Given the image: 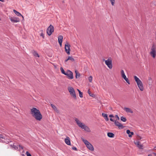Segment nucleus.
<instances>
[{"mask_svg":"<svg viewBox=\"0 0 156 156\" xmlns=\"http://www.w3.org/2000/svg\"><path fill=\"white\" fill-rule=\"evenodd\" d=\"M121 120L123 122H125L126 120V118L124 116H122L121 117Z\"/></svg>","mask_w":156,"mask_h":156,"instance_id":"obj_24","label":"nucleus"},{"mask_svg":"<svg viewBox=\"0 0 156 156\" xmlns=\"http://www.w3.org/2000/svg\"><path fill=\"white\" fill-rule=\"evenodd\" d=\"M134 144L137 146L138 145L140 144V142L139 141H136L134 142Z\"/></svg>","mask_w":156,"mask_h":156,"instance_id":"obj_31","label":"nucleus"},{"mask_svg":"<svg viewBox=\"0 0 156 156\" xmlns=\"http://www.w3.org/2000/svg\"><path fill=\"white\" fill-rule=\"evenodd\" d=\"M109 117H110V118H112L113 117V116L112 115H109Z\"/></svg>","mask_w":156,"mask_h":156,"instance_id":"obj_41","label":"nucleus"},{"mask_svg":"<svg viewBox=\"0 0 156 156\" xmlns=\"http://www.w3.org/2000/svg\"><path fill=\"white\" fill-rule=\"evenodd\" d=\"M40 36L42 37L43 38L44 37V35L43 32H41L40 34Z\"/></svg>","mask_w":156,"mask_h":156,"instance_id":"obj_36","label":"nucleus"},{"mask_svg":"<svg viewBox=\"0 0 156 156\" xmlns=\"http://www.w3.org/2000/svg\"><path fill=\"white\" fill-rule=\"evenodd\" d=\"M75 121L78 126L82 129H84L87 132H90V128L84 124L82 123L78 119L76 118Z\"/></svg>","mask_w":156,"mask_h":156,"instance_id":"obj_1","label":"nucleus"},{"mask_svg":"<svg viewBox=\"0 0 156 156\" xmlns=\"http://www.w3.org/2000/svg\"><path fill=\"white\" fill-rule=\"evenodd\" d=\"M13 12L15 13L17 16H21L23 18V16L19 12L16 11V10L14 9Z\"/></svg>","mask_w":156,"mask_h":156,"instance_id":"obj_20","label":"nucleus"},{"mask_svg":"<svg viewBox=\"0 0 156 156\" xmlns=\"http://www.w3.org/2000/svg\"><path fill=\"white\" fill-rule=\"evenodd\" d=\"M102 115L105 118L108 116L107 114H105L104 113H102Z\"/></svg>","mask_w":156,"mask_h":156,"instance_id":"obj_33","label":"nucleus"},{"mask_svg":"<svg viewBox=\"0 0 156 156\" xmlns=\"http://www.w3.org/2000/svg\"><path fill=\"white\" fill-rule=\"evenodd\" d=\"M65 143L68 145H69L71 144L70 139L69 137H67L65 139Z\"/></svg>","mask_w":156,"mask_h":156,"instance_id":"obj_16","label":"nucleus"},{"mask_svg":"<svg viewBox=\"0 0 156 156\" xmlns=\"http://www.w3.org/2000/svg\"><path fill=\"white\" fill-rule=\"evenodd\" d=\"M2 135L0 134V137H1V138H3V137H2V136H1Z\"/></svg>","mask_w":156,"mask_h":156,"instance_id":"obj_46","label":"nucleus"},{"mask_svg":"<svg viewBox=\"0 0 156 156\" xmlns=\"http://www.w3.org/2000/svg\"><path fill=\"white\" fill-rule=\"evenodd\" d=\"M70 46L69 43L66 42V44H65V48L66 52L69 55L70 54Z\"/></svg>","mask_w":156,"mask_h":156,"instance_id":"obj_8","label":"nucleus"},{"mask_svg":"<svg viewBox=\"0 0 156 156\" xmlns=\"http://www.w3.org/2000/svg\"><path fill=\"white\" fill-rule=\"evenodd\" d=\"M123 109L126 112L130 113H133V112L132 110L129 108L125 107Z\"/></svg>","mask_w":156,"mask_h":156,"instance_id":"obj_18","label":"nucleus"},{"mask_svg":"<svg viewBox=\"0 0 156 156\" xmlns=\"http://www.w3.org/2000/svg\"><path fill=\"white\" fill-rule=\"evenodd\" d=\"M39 111V110L36 108H33L31 109L30 113L32 116L34 117L36 115V114H37L38 112Z\"/></svg>","mask_w":156,"mask_h":156,"instance_id":"obj_10","label":"nucleus"},{"mask_svg":"<svg viewBox=\"0 0 156 156\" xmlns=\"http://www.w3.org/2000/svg\"><path fill=\"white\" fill-rule=\"evenodd\" d=\"M68 89L71 95L75 99H76V96L73 88L71 87H69Z\"/></svg>","mask_w":156,"mask_h":156,"instance_id":"obj_4","label":"nucleus"},{"mask_svg":"<svg viewBox=\"0 0 156 156\" xmlns=\"http://www.w3.org/2000/svg\"><path fill=\"white\" fill-rule=\"evenodd\" d=\"M115 117L118 120H119V116H118V115H115Z\"/></svg>","mask_w":156,"mask_h":156,"instance_id":"obj_37","label":"nucleus"},{"mask_svg":"<svg viewBox=\"0 0 156 156\" xmlns=\"http://www.w3.org/2000/svg\"><path fill=\"white\" fill-rule=\"evenodd\" d=\"M72 148L73 150H74L76 151L77 150L76 148L75 147H72Z\"/></svg>","mask_w":156,"mask_h":156,"instance_id":"obj_38","label":"nucleus"},{"mask_svg":"<svg viewBox=\"0 0 156 156\" xmlns=\"http://www.w3.org/2000/svg\"><path fill=\"white\" fill-rule=\"evenodd\" d=\"M126 133L128 134L129 137H131L132 135L133 134V133L132 132H131L130 131L129 129H128L126 130Z\"/></svg>","mask_w":156,"mask_h":156,"instance_id":"obj_19","label":"nucleus"},{"mask_svg":"<svg viewBox=\"0 0 156 156\" xmlns=\"http://www.w3.org/2000/svg\"><path fill=\"white\" fill-rule=\"evenodd\" d=\"M134 77L140 90L141 91H143L144 87L142 82L136 76H134Z\"/></svg>","mask_w":156,"mask_h":156,"instance_id":"obj_2","label":"nucleus"},{"mask_svg":"<svg viewBox=\"0 0 156 156\" xmlns=\"http://www.w3.org/2000/svg\"><path fill=\"white\" fill-rule=\"evenodd\" d=\"M153 154L154 155V156H156V153H153Z\"/></svg>","mask_w":156,"mask_h":156,"instance_id":"obj_45","label":"nucleus"},{"mask_svg":"<svg viewBox=\"0 0 156 156\" xmlns=\"http://www.w3.org/2000/svg\"><path fill=\"white\" fill-rule=\"evenodd\" d=\"M75 72L76 74V78H77L80 76V74L78 72L77 70H76L75 71Z\"/></svg>","mask_w":156,"mask_h":156,"instance_id":"obj_23","label":"nucleus"},{"mask_svg":"<svg viewBox=\"0 0 156 156\" xmlns=\"http://www.w3.org/2000/svg\"><path fill=\"white\" fill-rule=\"evenodd\" d=\"M107 135L109 137L111 138L113 137L114 136V134L111 133H108L107 134Z\"/></svg>","mask_w":156,"mask_h":156,"instance_id":"obj_22","label":"nucleus"},{"mask_svg":"<svg viewBox=\"0 0 156 156\" xmlns=\"http://www.w3.org/2000/svg\"><path fill=\"white\" fill-rule=\"evenodd\" d=\"M77 90L79 92V93H80V92H81V91L79 89H77Z\"/></svg>","mask_w":156,"mask_h":156,"instance_id":"obj_43","label":"nucleus"},{"mask_svg":"<svg viewBox=\"0 0 156 156\" xmlns=\"http://www.w3.org/2000/svg\"><path fill=\"white\" fill-rule=\"evenodd\" d=\"M65 75L68 76L69 79H72L73 78V73L70 70L67 71Z\"/></svg>","mask_w":156,"mask_h":156,"instance_id":"obj_12","label":"nucleus"},{"mask_svg":"<svg viewBox=\"0 0 156 156\" xmlns=\"http://www.w3.org/2000/svg\"><path fill=\"white\" fill-rule=\"evenodd\" d=\"M13 148H14L15 150H20V149H23V147L21 146L20 145H19V147L16 146V145H13Z\"/></svg>","mask_w":156,"mask_h":156,"instance_id":"obj_17","label":"nucleus"},{"mask_svg":"<svg viewBox=\"0 0 156 156\" xmlns=\"http://www.w3.org/2000/svg\"><path fill=\"white\" fill-rule=\"evenodd\" d=\"M26 154L27 156H31V154L28 152H26Z\"/></svg>","mask_w":156,"mask_h":156,"instance_id":"obj_35","label":"nucleus"},{"mask_svg":"<svg viewBox=\"0 0 156 156\" xmlns=\"http://www.w3.org/2000/svg\"><path fill=\"white\" fill-rule=\"evenodd\" d=\"M110 0L111 3V4H112V5H114L115 4V0Z\"/></svg>","mask_w":156,"mask_h":156,"instance_id":"obj_30","label":"nucleus"},{"mask_svg":"<svg viewBox=\"0 0 156 156\" xmlns=\"http://www.w3.org/2000/svg\"><path fill=\"white\" fill-rule=\"evenodd\" d=\"M9 19L11 22L14 23L19 22L20 21V19L16 17H11Z\"/></svg>","mask_w":156,"mask_h":156,"instance_id":"obj_13","label":"nucleus"},{"mask_svg":"<svg viewBox=\"0 0 156 156\" xmlns=\"http://www.w3.org/2000/svg\"><path fill=\"white\" fill-rule=\"evenodd\" d=\"M33 54L34 55L35 57H39L38 54L35 51H34L33 52Z\"/></svg>","mask_w":156,"mask_h":156,"instance_id":"obj_25","label":"nucleus"},{"mask_svg":"<svg viewBox=\"0 0 156 156\" xmlns=\"http://www.w3.org/2000/svg\"><path fill=\"white\" fill-rule=\"evenodd\" d=\"M68 60H68V58L66 59L65 60V62H66Z\"/></svg>","mask_w":156,"mask_h":156,"instance_id":"obj_42","label":"nucleus"},{"mask_svg":"<svg viewBox=\"0 0 156 156\" xmlns=\"http://www.w3.org/2000/svg\"><path fill=\"white\" fill-rule=\"evenodd\" d=\"M68 60H70L72 62L74 61V59L72 56H69L68 58Z\"/></svg>","mask_w":156,"mask_h":156,"instance_id":"obj_28","label":"nucleus"},{"mask_svg":"<svg viewBox=\"0 0 156 156\" xmlns=\"http://www.w3.org/2000/svg\"><path fill=\"white\" fill-rule=\"evenodd\" d=\"M121 74L122 77L125 80L127 83H128L129 84L130 83L128 79L126 77V76L124 73V71L122 69L121 70Z\"/></svg>","mask_w":156,"mask_h":156,"instance_id":"obj_9","label":"nucleus"},{"mask_svg":"<svg viewBox=\"0 0 156 156\" xmlns=\"http://www.w3.org/2000/svg\"><path fill=\"white\" fill-rule=\"evenodd\" d=\"M88 93L90 96L93 97L94 96V95L90 92L89 89L88 91Z\"/></svg>","mask_w":156,"mask_h":156,"instance_id":"obj_26","label":"nucleus"},{"mask_svg":"<svg viewBox=\"0 0 156 156\" xmlns=\"http://www.w3.org/2000/svg\"><path fill=\"white\" fill-rule=\"evenodd\" d=\"M63 38V36L62 35H60L58 37V42L61 47L62 46Z\"/></svg>","mask_w":156,"mask_h":156,"instance_id":"obj_15","label":"nucleus"},{"mask_svg":"<svg viewBox=\"0 0 156 156\" xmlns=\"http://www.w3.org/2000/svg\"><path fill=\"white\" fill-rule=\"evenodd\" d=\"M148 156H152V154H150L148 155Z\"/></svg>","mask_w":156,"mask_h":156,"instance_id":"obj_44","label":"nucleus"},{"mask_svg":"<svg viewBox=\"0 0 156 156\" xmlns=\"http://www.w3.org/2000/svg\"><path fill=\"white\" fill-rule=\"evenodd\" d=\"M82 140L89 149L91 151H94L93 146L87 140L83 138L82 139Z\"/></svg>","mask_w":156,"mask_h":156,"instance_id":"obj_3","label":"nucleus"},{"mask_svg":"<svg viewBox=\"0 0 156 156\" xmlns=\"http://www.w3.org/2000/svg\"><path fill=\"white\" fill-rule=\"evenodd\" d=\"M114 123L115 125L118 126L120 129H122L124 127L122 124L120 123L118 121H115Z\"/></svg>","mask_w":156,"mask_h":156,"instance_id":"obj_14","label":"nucleus"},{"mask_svg":"<svg viewBox=\"0 0 156 156\" xmlns=\"http://www.w3.org/2000/svg\"><path fill=\"white\" fill-rule=\"evenodd\" d=\"M54 27L52 25H50L48 28L47 30V33L49 35H51L52 33L54 31Z\"/></svg>","mask_w":156,"mask_h":156,"instance_id":"obj_7","label":"nucleus"},{"mask_svg":"<svg viewBox=\"0 0 156 156\" xmlns=\"http://www.w3.org/2000/svg\"><path fill=\"white\" fill-rule=\"evenodd\" d=\"M150 54L153 58H155L156 56V50L155 47L154 45H153L151 47Z\"/></svg>","mask_w":156,"mask_h":156,"instance_id":"obj_6","label":"nucleus"},{"mask_svg":"<svg viewBox=\"0 0 156 156\" xmlns=\"http://www.w3.org/2000/svg\"><path fill=\"white\" fill-rule=\"evenodd\" d=\"M154 149L156 150V147H155L154 148Z\"/></svg>","mask_w":156,"mask_h":156,"instance_id":"obj_48","label":"nucleus"},{"mask_svg":"<svg viewBox=\"0 0 156 156\" xmlns=\"http://www.w3.org/2000/svg\"><path fill=\"white\" fill-rule=\"evenodd\" d=\"M103 61H105V64L110 69H111L112 67V60L111 57L109 58L107 60L103 59Z\"/></svg>","mask_w":156,"mask_h":156,"instance_id":"obj_5","label":"nucleus"},{"mask_svg":"<svg viewBox=\"0 0 156 156\" xmlns=\"http://www.w3.org/2000/svg\"><path fill=\"white\" fill-rule=\"evenodd\" d=\"M110 120L111 121H112V122H115L114 120H113V119H112V118H111L110 119Z\"/></svg>","mask_w":156,"mask_h":156,"instance_id":"obj_39","label":"nucleus"},{"mask_svg":"<svg viewBox=\"0 0 156 156\" xmlns=\"http://www.w3.org/2000/svg\"><path fill=\"white\" fill-rule=\"evenodd\" d=\"M51 105L53 109L56 112H58L59 111L56 107L52 104H51Z\"/></svg>","mask_w":156,"mask_h":156,"instance_id":"obj_21","label":"nucleus"},{"mask_svg":"<svg viewBox=\"0 0 156 156\" xmlns=\"http://www.w3.org/2000/svg\"><path fill=\"white\" fill-rule=\"evenodd\" d=\"M88 80L90 82H91L92 80V77L91 76H90L88 78Z\"/></svg>","mask_w":156,"mask_h":156,"instance_id":"obj_32","label":"nucleus"},{"mask_svg":"<svg viewBox=\"0 0 156 156\" xmlns=\"http://www.w3.org/2000/svg\"><path fill=\"white\" fill-rule=\"evenodd\" d=\"M138 148L140 149H143V146L142 144H140L137 146Z\"/></svg>","mask_w":156,"mask_h":156,"instance_id":"obj_27","label":"nucleus"},{"mask_svg":"<svg viewBox=\"0 0 156 156\" xmlns=\"http://www.w3.org/2000/svg\"><path fill=\"white\" fill-rule=\"evenodd\" d=\"M79 94V96L80 98L83 97V93L82 92H80Z\"/></svg>","mask_w":156,"mask_h":156,"instance_id":"obj_34","label":"nucleus"},{"mask_svg":"<svg viewBox=\"0 0 156 156\" xmlns=\"http://www.w3.org/2000/svg\"><path fill=\"white\" fill-rule=\"evenodd\" d=\"M105 120L106 121H108V116L107 117H106L105 118Z\"/></svg>","mask_w":156,"mask_h":156,"instance_id":"obj_40","label":"nucleus"},{"mask_svg":"<svg viewBox=\"0 0 156 156\" xmlns=\"http://www.w3.org/2000/svg\"><path fill=\"white\" fill-rule=\"evenodd\" d=\"M36 120L38 121H40L42 119V117L40 112H39L37 114H36L33 117Z\"/></svg>","mask_w":156,"mask_h":156,"instance_id":"obj_11","label":"nucleus"},{"mask_svg":"<svg viewBox=\"0 0 156 156\" xmlns=\"http://www.w3.org/2000/svg\"><path fill=\"white\" fill-rule=\"evenodd\" d=\"M60 70H61V72L62 73V74H64V75L65 74V73H66V72L64 71V70L63 69L62 67H61V68H60Z\"/></svg>","mask_w":156,"mask_h":156,"instance_id":"obj_29","label":"nucleus"},{"mask_svg":"<svg viewBox=\"0 0 156 156\" xmlns=\"http://www.w3.org/2000/svg\"><path fill=\"white\" fill-rule=\"evenodd\" d=\"M0 1H1L2 2H3V0H0Z\"/></svg>","mask_w":156,"mask_h":156,"instance_id":"obj_47","label":"nucleus"}]
</instances>
